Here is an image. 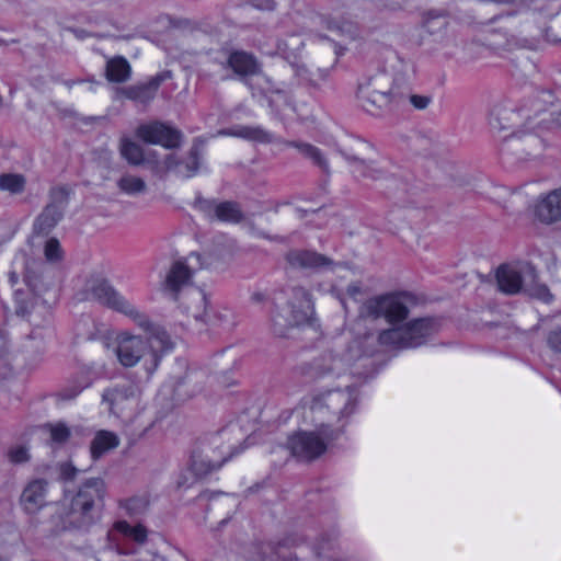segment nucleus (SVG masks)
<instances>
[{"instance_id": "obj_6", "label": "nucleus", "mask_w": 561, "mask_h": 561, "mask_svg": "<svg viewBox=\"0 0 561 561\" xmlns=\"http://www.w3.org/2000/svg\"><path fill=\"white\" fill-rule=\"evenodd\" d=\"M104 494L101 479L87 481L71 501V510L66 517V528H85L93 523L92 508Z\"/></svg>"}, {"instance_id": "obj_5", "label": "nucleus", "mask_w": 561, "mask_h": 561, "mask_svg": "<svg viewBox=\"0 0 561 561\" xmlns=\"http://www.w3.org/2000/svg\"><path fill=\"white\" fill-rule=\"evenodd\" d=\"M87 298H94L106 307L123 313L144 330L150 329L149 318L134 304L116 291L101 277H91L85 284Z\"/></svg>"}, {"instance_id": "obj_19", "label": "nucleus", "mask_w": 561, "mask_h": 561, "mask_svg": "<svg viewBox=\"0 0 561 561\" xmlns=\"http://www.w3.org/2000/svg\"><path fill=\"white\" fill-rule=\"evenodd\" d=\"M288 260L293 266L299 267L320 268L331 265L327 257L310 251L291 252Z\"/></svg>"}, {"instance_id": "obj_43", "label": "nucleus", "mask_w": 561, "mask_h": 561, "mask_svg": "<svg viewBox=\"0 0 561 561\" xmlns=\"http://www.w3.org/2000/svg\"><path fill=\"white\" fill-rule=\"evenodd\" d=\"M253 5L261 10H270L273 8V0H252Z\"/></svg>"}, {"instance_id": "obj_2", "label": "nucleus", "mask_w": 561, "mask_h": 561, "mask_svg": "<svg viewBox=\"0 0 561 561\" xmlns=\"http://www.w3.org/2000/svg\"><path fill=\"white\" fill-rule=\"evenodd\" d=\"M355 388L345 391H329L312 400L308 408V417L314 431H299L287 442L290 454L302 460H311L322 455L331 442L345 426L355 410Z\"/></svg>"}, {"instance_id": "obj_41", "label": "nucleus", "mask_w": 561, "mask_h": 561, "mask_svg": "<svg viewBox=\"0 0 561 561\" xmlns=\"http://www.w3.org/2000/svg\"><path fill=\"white\" fill-rule=\"evenodd\" d=\"M76 469L70 463H64L60 466V476L62 479H71L75 477Z\"/></svg>"}, {"instance_id": "obj_33", "label": "nucleus", "mask_w": 561, "mask_h": 561, "mask_svg": "<svg viewBox=\"0 0 561 561\" xmlns=\"http://www.w3.org/2000/svg\"><path fill=\"white\" fill-rule=\"evenodd\" d=\"M8 456L10 461L14 463H21L28 459L27 449L22 446L11 448Z\"/></svg>"}, {"instance_id": "obj_40", "label": "nucleus", "mask_w": 561, "mask_h": 561, "mask_svg": "<svg viewBox=\"0 0 561 561\" xmlns=\"http://www.w3.org/2000/svg\"><path fill=\"white\" fill-rule=\"evenodd\" d=\"M549 344L553 350L561 352V330L550 334Z\"/></svg>"}, {"instance_id": "obj_26", "label": "nucleus", "mask_w": 561, "mask_h": 561, "mask_svg": "<svg viewBox=\"0 0 561 561\" xmlns=\"http://www.w3.org/2000/svg\"><path fill=\"white\" fill-rule=\"evenodd\" d=\"M25 179L20 174H2L0 175V190L10 193H20L24 190Z\"/></svg>"}, {"instance_id": "obj_46", "label": "nucleus", "mask_w": 561, "mask_h": 561, "mask_svg": "<svg viewBox=\"0 0 561 561\" xmlns=\"http://www.w3.org/2000/svg\"><path fill=\"white\" fill-rule=\"evenodd\" d=\"M93 87H94L93 84H89V85H88V89H89V90H93Z\"/></svg>"}, {"instance_id": "obj_39", "label": "nucleus", "mask_w": 561, "mask_h": 561, "mask_svg": "<svg viewBox=\"0 0 561 561\" xmlns=\"http://www.w3.org/2000/svg\"><path fill=\"white\" fill-rule=\"evenodd\" d=\"M359 168L363 172L364 176L370 178V179H378V170L373 164H365L364 162H360Z\"/></svg>"}, {"instance_id": "obj_28", "label": "nucleus", "mask_w": 561, "mask_h": 561, "mask_svg": "<svg viewBox=\"0 0 561 561\" xmlns=\"http://www.w3.org/2000/svg\"><path fill=\"white\" fill-rule=\"evenodd\" d=\"M45 430L49 433L54 444H62L70 436V430L64 423L48 424Z\"/></svg>"}, {"instance_id": "obj_44", "label": "nucleus", "mask_w": 561, "mask_h": 561, "mask_svg": "<svg viewBox=\"0 0 561 561\" xmlns=\"http://www.w3.org/2000/svg\"><path fill=\"white\" fill-rule=\"evenodd\" d=\"M160 82H161V78L158 77V78L153 79L146 89H148L152 94L158 89Z\"/></svg>"}, {"instance_id": "obj_45", "label": "nucleus", "mask_w": 561, "mask_h": 561, "mask_svg": "<svg viewBox=\"0 0 561 561\" xmlns=\"http://www.w3.org/2000/svg\"><path fill=\"white\" fill-rule=\"evenodd\" d=\"M279 53H280L282 55H285V54H286L285 49H283V48H279Z\"/></svg>"}, {"instance_id": "obj_11", "label": "nucleus", "mask_w": 561, "mask_h": 561, "mask_svg": "<svg viewBox=\"0 0 561 561\" xmlns=\"http://www.w3.org/2000/svg\"><path fill=\"white\" fill-rule=\"evenodd\" d=\"M534 215L545 224L561 220V188L540 195L534 206Z\"/></svg>"}, {"instance_id": "obj_9", "label": "nucleus", "mask_w": 561, "mask_h": 561, "mask_svg": "<svg viewBox=\"0 0 561 561\" xmlns=\"http://www.w3.org/2000/svg\"><path fill=\"white\" fill-rule=\"evenodd\" d=\"M204 267L205 261L197 253L190 254L184 261L175 262L168 273L163 289L174 295L182 288V286L188 283L196 271Z\"/></svg>"}, {"instance_id": "obj_17", "label": "nucleus", "mask_w": 561, "mask_h": 561, "mask_svg": "<svg viewBox=\"0 0 561 561\" xmlns=\"http://www.w3.org/2000/svg\"><path fill=\"white\" fill-rule=\"evenodd\" d=\"M190 305L186 312L195 320L214 324L215 317L210 312L206 295L199 289H192L188 294Z\"/></svg>"}, {"instance_id": "obj_15", "label": "nucleus", "mask_w": 561, "mask_h": 561, "mask_svg": "<svg viewBox=\"0 0 561 561\" xmlns=\"http://www.w3.org/2000/svg\"><path fill=\"white\" fill-rule=\"evenodd\" d=\"M107 537L116 547H118L121 538L142 543L147 538V530L142 525L133 526L125 520H118L108 530Z\"/></svg>"}, {"instance_id": "obj_38", "label": "nucleus", "mask_w": 561, "mask_h": 561, "mask_svg": "<svg viewBox=\"0 0 561 561\" xmlns=\"http://www.w3.org/2000/svg\"><path fill=\"white\" fill-rule=\"evenodd\" d=\"M103 398L111 403V410L115 412L118 401L123 398L122 393L117 390H108L104 393Z\"/></svg>"}, {"instance_id": "obj_27", "label": "nucleus", "mask_w": 561, "mask_h": 561, "mask_svg": "<svg viewBox=\"0 0 561 561\" xmlns=\"http://www.w3.org/2000/svg\"><path fill=\"white\" fill-rule=\"evenodd\" d=\"M149 505L146 496H134L122 502L121 507L130 516L142 514Z\"/></svg>"}, {"instance_id": "obj_13", "label": "nucleus", "mask_w": 561, "mask_h": 561, "mask_svg": "<svg viewBox=\"0 0 561 561\" xmlns=\"http://www.w3.org/2000/svg\"><path fill=\"white\" fill-rule=\"evenodd\" d=\"M401 96L390 91L371 90L363 96V106L366 111L376 114L378 111H387L399 105Z\"/></svg>"}, {"instance_id": "obj_1", "label": "nucleus", "mask_w": 561, "mask_h": 561, "mask_svg": "<svg viewBox=\"0 0 561 561\" xmlns=\"http://www.w3.org/2000/svg\"><path fill=\"white\" fill-rule=\"evenodd\" d=\"M413 297L407 293L376 296L363 304L356 323V339L345 354L325 355L321 375L340 376L362 355L375 353L378 347L390 351L416 348L430 341L439 330V322L431 317L409 319Z\"/></svg>"}, {"instance_id": "obj_31", "label": "nucleus", "mask_w": 561, "mask_h": 561, "mask_svg": "<svg viewBox=\"0 0 561 561\" xmlns=\"http://www.w3.org/2000/svg\"><path fill=\"white\" fill-rule=\"evenodd\" d=\"M336 16L328 20L325 23H327V27L330 32L332 33H335L337 35H344V34H350L353 30V24L351 22H342V23H337L335 21Z\"/></svg>"}, {"instance_id": "obj_24", "label": "nucleus", "mask_w": 561, "mask_h": 561, "mask_svg": "<svg viewBox=\"0 0 561 561\" xmlns=\"http://www.w3.org/2000/svg\"><path fill=\"white\" fill-rule=\"evenodd\" d=\"M121 154L131 164H140L145 161L141 146L129 138L121 140Z\"/></svg>"}, {"instance_id": "obj_42", "label": "nucleus", "mask_w": 561, "mask_h": 561, "mask_svg": "<svg viewBox=\"0 0 561 561\" xmlns=\"http://www.w3.org/2000/svg\"><path fill=\"white\" fill-rule=\"evenodd\" d=\"M268 102L271 106L279 107L282 104H285V96L277 92L275 95L268 96Z\"/></svg>"}, {"instance_id": "obj_37", "label": "nucleus", "mask_w": 561, "mask_h": 561, "mask_svg": "<svg viewBox=\"0 0 561 561\" xmlns=\"http://www.w3.org/2000/svg\"><path fill=\"white\" fill-rule=\"evenodd\" d=\"M411 104L417 110H424L431 103V99L425 95H412L410 98Z\"/></svg>"}, {"instance_id": "obj_20", "label": "nucleus", "mask_w": 561, "mask_h": 561, "mask_svg": "<svg viewBox=\"0 0 561 561\" xmlns=\"http://www.w3.org/2000/svg\"><path fill=\"white\" fill-rule=\"evenodd\" d=\"M119 444L118 436L110 431H99L91 443V455L94 459L100 458L107 451L116 448Z\"/></svg>"}, {"instance_id": "obj_25", "label": "nucleus", "mask_w": 561, "mask_h": 561, "mask_svg": "<svg viewBox=\"0 0 561 561\" xmlns=\"http://www.w3.org/2000/svg\"><path fill=\"white\" fill-rule=\"evenodd\" d=\"M214 216L224 222H238L241 219L242 214L236 204L224 202L214 207Z\"/></svg>"}, {"instance_id": "obj_22", "label": "nucleus", "mask_w": 561, "mask_h": 561, "mask_svg": "<svg viewBox=\"0 0 561 561\" xmlns=\"http://www.w3.org/2000/svg\"><path fill=\"white\" fill-rule=\"evenodd\" d=\"M118 190L126 195L137 196L147 190L145 180L134 174H124L117 180Z\"/></svg>"}, {"instance_id": "obj_32", "label": "nucleus", "mask_w": 561, "mask_h": 561, "mask_svg": "<svg viewBox=\"0 0 561 561\" xmlns=\"http://www.w3.org/2000/svg\"><path fill=\"white\" fill-rule=\"evenodd\" d=\"M333 289L337 291L339 294H346L352 298H355L360 293V286L355 283L348 284L346 287L342 284V282H339L333 285Z\"/></svg>"}, {"instance_id": "obj_12", "label": "nucleus", "mask_w": 561, "mask_h": 561, "mask_svg": "<svg viewBox=\"0 0 561 561\" xmlns=\"http://www.w3.org/2000/svg\"><path fill=\"white\" fill-rule=\"evenodd\" d=\"M68 193L65 188H56L51 192L53 202L45 208L35 222V229L46 231L53 228L61 218Z\"/></svg>"}, {"instance_id": "obj_21", "label": "nucleus", "mask_w": 561, "mask_h": 561, "mask_svg": "<svg viewBox=\"0 0 561 561\" xmlns=\"http://www.w3.org/2000/svg\"><path fill=\"white\" fill-rule=\"evenodd\" d=\"M130 66L126 59L116 57L106 64V78L112 82H124L129 78Z\"/></svg>"}, {"instance_id": "obj_3", "label": "nucleus", "mask_w": 561, "mask_h": 561, "mask_svg": "<svg viewBox=\"0 0 561 561\" xmlns=\"http://www.w3.org/2000/svg\"><path fill=\"white\" fill-rule=\"evenodd\" d=\"M485 43L496 51L535 49L541 41L561 42L549 27L536 26L528 16L514 13L494 16L482 23Z\"/></svg>"}, {"instance_id": "obj_35", "label": "nucleus", "mask_w": 561, "mask_h": 561, "mask_svg": "<svg viewBox=\"0 0 561 561\" xmlns=\"http://www.w3.org/2000/svg\"><path fill=\"white\" fill-rule=\"evenodd\" d=\"M224 135H230V133H222ZM231 135L253 139V140H263L264 135L261 130L251 129V128H242L237 133H231Z\"/></svg>"}, {"instance_id": "obj_30", "label": "nucleus", "mask_w": 561, "mask_h": 561, "mask_svg": "<svg viewBox=\"0 0 561 561\" xmlns=\"http://www.w3.org/2000/svg\"><path fill=\"white\" fill-rule=\"evenodd\" d=\"M45 257L49 262H57L62 257V251L56 239L47 240L45 244Z\"/></svg>"}, {"instance_id": "obj_34", "label": "nucleus", "mask_w": 561, "mask_h": 561, "mask_svg": "<svg viewBox=\"0 0 561 561\" xmlns=\"http://www.w3.org/2000/svg\"><path fill=\"white\" fill-rule=\"evenodd\" d=\"M330 270L341 280H353L355 276V272L344 265H333Z\"/></svg>"}, {"instance_id": "obj_18", "label": "nucleus", "mask_w": 561, "mask_h": 561, "mask_svg": "<svg viewBox=\"0 0 561 561\" xmlns=\"http://www.w3.org/2000/svg\"><path fill=\"white\" fill-rule=\"evenodd\" d=\"M228 64L240 76H255L257 80H265L259 75L260 67L252 55L244 51H234L229 56Z\"/></svg>"}, {"instance_id": "obj_10", "label": "nucleus", "mask_w": 561, "mask_h": 561, "mask_svg": "<svg viewBox=\"0 0 561 561\" xmlns=\"http://www.w3.org/2000/svg\"><path fill=\"white\" fill-rule=\"evenodd\" d=\"M136 136L145 142L160 145L169 149L178 147L182 138L178 129L160 122L138 126Z\"/></svg>"}, {"instance_id": "obj_8", "label": "nucleus", "mask_w": 561, "mask_h": 561, "mask_svg": "<svg viewBox=\"0 0 561 561\" xmlns=\"http://www.w3.org/2000/svg\"><path fill=\"white\" fill-rule=\"evenodd\" d=\"M297 296L300 297L299 307L297 310H295L291 306L277 305V310L273 314L275 333L283 335V328L299 325L309 319L312 306L308 294L304 290H298Z\"/></svg>"}, {"instance_id": "obj_29", "label": "nucleus", "mask_w": 561, "mask_h": 561, "mask_svg": "<svg viewBox=\"0 0 561 561\" xmlns=\"http://www.w3.org/2000/svg\"><path fill=\"white\" fill-rule=\"evenodd\" d=\"M526 291L533 297H536L545 302H549L552 296L545 285L536 284V278L533 282L528 280L527 286L524 287Z\"/></svg>"}, {"instance_id": "obj_36", "label": "nucleus", "mask_w": 561, "mask_h": 561, "mask_svg": "<svg viewBox=\"0 0 561 561\" xmlns=\"http://www.w3.org/2000/svg\"><path fill=\"white\" fill-rule=\"evenodd\" d=\"M299 150L307 157L311 158L318 163H322L321 153L318 148L309 145V144H300L298 146Z\"/></svg>"}, {"instance_id": "obj_7", "label": "nucleus", "mask_w": 561, "mask_h": 561, "mask_svg": "<svg viewBox=\"0 0 561 561\" xmlns=\"http://www.w3.org/2000/svg\"><path fill=\"white\" fill-rule=\"evenodd\" d=\"M536 278L535 268L527 262L501 265L496 271V280L501 291L516 294Z\"/></svg>"}, {"instance_id": "obj_4", "label": "nucleus", "mask_w": 561, "mask_h": 561, "mask_svg": "<svg viewBox=\"0 0 561 561\" xmlns=\"http://www.w3.org/2000/svg\"><path fill=\"white\" fill-rule=\"evenodd\" d=\"M150 347V359L154 367L158 365V353H164L173 347L170 336L164 331H158L149 341V344L140 336L128 332H119L111 343V347L118 362L125 367L135 366Z\"/></svg>"}, {"instance_id": "obj_14", "label": "nucleus", "mask_w": 561, "mask_h": 561, "mask_svg": "<svg viewBox=\"0 0 561 561\" xmlns=\"http://www.w3.org/2000/svg\"><path fill=\"white\" fill-rule=\"evenodd\" d=\"M199 169V158L197 151L193 150L185 163H178L173 156H168L162 162L156 165L157 172L174 171L179 176L192 178L197 174Z\"/></svg>"}, {"instance_id": "obj_16", "label": "nucleus", "mask_w": 561, "mask_h": 561, "mask_svg": "<svg viewBox=\"0 0 561 561\" xmlns=\"http://www.w3.org/2000/svg\"><path fill=\"white\" fill-rule=\"evenodd\" d=\"M46 483L43 480H34L24 489L21 504L27 513H36L45 504Z\"/></svg>"}, {"instance_id": "obj_23", "label": "nucleus", "mask_w": 561, "mask_h": 561, "mask_svg": "<svg viewBox=\"0 0 561 561\" xmlns=\"http://www.w3.org/2000/svg\"><path fill=\"white\" fill-rule=\"evenodd\" d=\"M226 459L225 453H220L219 457H213L207 449L201 460L193 459L192 469L196 476L201 477L220 468Z\"/></svg>"}]
</instances>
